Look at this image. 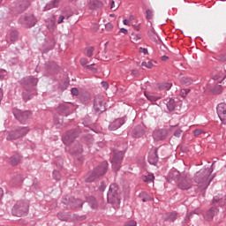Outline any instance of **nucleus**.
Wrapping results in <instances>:
<instances>
[{"label":"nucleus","instance_id":"54","mask_svg":"<svg viewBox=\"0 0 226 226\" xmlns=\"http://www.w3.org/2000/svg\"><path fill=\"white\" fill-rule=\"evenodd\" d=\"M221 61L225 62V61H226V56H224V57L221 58Z\"/></svg>","mask_w":226,"mask_h":226},{"label":"nucleus","instance_id":"38","mask_svg":"<svg viewBox=\"0 0 226 226\" xmlns=\"http://www.w3.org/2000/svg\"><path fill=\"white\" fill-rule=\"evenodd\" d=\"M147 20H151V19H153V11L151 10L147 11Z\"/></svg>","mask_w":226,"mask_h":226},{"label":"nucleus","instance_id":"25","mask_svg":"<svg viewBox=\"0 0 226 226\" xmlns=\"http://www.w3.org/2000/svg\"><path fill=\"white\" fill-rule=\"evenodd\" d=\"M11 41H15L19 38V32L11 31L9 34Z\"/></svg>","mask_w":226,"mask_h":226},{"label":"nucleus","instance_id":"24","mask_svg":"<svg viewBox=\"0 0 226 226\" xmlns=\"http://www.w3.org/2000/svg\"><path fill=\"white\" fill-rule=\"evenodd\" d=\"M73 139H75L74 135L66 134L64 138V144H70V142H73Z\"/></svg>","mask_w":226,"mask_h":226},{"label":"nucleus","instance_id":"33","mask_svg":"<svg viewBox=\"0 0 226 226\" xmlns=\"http://www.w3.org/2000/svg\"><path fill=\"white\" fill-rule=\"evenodd\" d=\"M188 93H190V89H182L180 92V94L182 98H186V96L188 95Z\"/></svg>","mask_w":226,"mask_h":226},{"label":"nucleus","instance_id":"16","mask_svg":"<svg viewBox=\"0 0 226 226\" xmlns=\"http://www.w3.org/2000/svg\"><path fill=\"white\" fill-rule=\"evenodd\" d=\"M180 82L184 86H192V84H193V79H192L188 76H184L181 78Z\"/></svg>","mask_w":226,"mask_h":226},{"label":"nucleus","instance_id":"51","mask_svg":"<svg viewBox=\"0 0 226 226\" xmlns=\"http://www.w3.org/2000/svg\"><path fill=\"white\" fill-rule=\"evenodd\" d=\"M169 59V56H162V61H167Z\"/></svg>","mask_w":226,"mask_h":226},{"label":"nucleus","instance_id":"12","mask_svg":"<svg viewBox=\"0 0 226 226\" xmlns=\"http://www.w3.org/2000/svg\"><path fill=\"white\" fill-rule=\"evenodd\" d=\"M178 188H180V190H190V188H192V181L188 179L183 180L179 183Z\"/></svg>","mask_w":226,"mask_h":226},{"label":"nucleus","instance_id":"45","mask_svg":"<svg viewBox=\"0 0 226 226\" xmlns=\"http://www.w3.org/2000/svg\"><path fill=\"white\" fill-rule=\"evenodd\" d=\"M75 202H77L78 205H73V207H80V206H82L80 200H75Z\"/></svg>","mask_w":226,"mask_h":226},{"label":"nucleus","instance_id":"18","mask_svg":"<svg viewBox=\"0 0 226 226\" xmlns=\"http://www.w3.org/2000/svg\"><path fill=\"white\" fill-rule=\"evenodd\" d=\"M10 163L11 165H19L20 163V155L19 154H15L10 158Z\"/></svg>","mask_w":226,"mask_h":226},{"label":"nucleus","instance_id":"17","mask_svg":"<svg viewBox=\"0 0 226 226\" xmlns=\"http://www.w3.org/2000/svg\"><path fill=\"white\" fill-rule=\"evenodd\" d=\"M25 20H26V26H28L29 27H33V26H34V24H36V19H34V16H33V15L26 17Z\"/></svg>","mask_w":226,"mask_h":226},{"label":"nucleus","instance_id":"29","mask_svg":"<svg viewBox=\"0 0 226 226\" xmlns=\"http://www.w3.org/2000/svg\"><path fill=\"white\" fill-rule=\"evenodd\" d=\"M93 52H94V48H88L87 49L86 56H87V57H93Z\"/></svg>","mask_w":226,"mask_h":226},{"label":"nucleus","instance_id":"53","mask_svg":"<svg viewBox=\"0 0 226 226\" xmlns=\"http://www.w3.org/2000/svg\"><path fill=\"white\" fill-rule=\"evenodd\" d=\"M143 53L147 54V50L146 49H143Z\"/></svg>","mask_w":226,"mask_h":226},{"label":"nucleus","instance_id":"23","mask_svg":"<svg viewBox=\"0 0 226 226\" xmlns=\"http://www.w3.org/2000/svg\"><path fill=\"white\" fill-rule=\"evenodd\" d=\"M58 110L60 114H64V116H68V108L66 105L62 104L58 107Z\"/></svg>","mask_w":226,"mask_h":226},{"label":"nucleus","instance_id":"43","mask_svg":"<svg viewBox=\"0 0 226 226\" xmlns=\"http://www.w3.org/2000/svg\"><path fill=\"white\" fill-rule=\"evenodd\" d=\"M110 9L114 10V11H116V10H117V6H116V4L114 1L111 2Z\"/></svg>","mask_w":226,"mask_h":226},{"label":"nucleus","instance_id":"41","mask_svg":"<svg viewBox=\"0 0 226 226\" xmlns=\"http://www.w3.org/2000/svg\"><path fill=\"white\" fill-rule=\"evenodd\" d=\"M71 93H72V94H73V96H78L79 95V89L72 88Z\"/></svg>","mask_w":226,"mask_h":226},{"label":"nucleus","instance_id":"11","mask_svg":"<svg viewBox=\"0 0 226 226\" xmlns=\"http://www.w3.org/2000/svg\"><path fill=\"white\" fill-rule=\"evenodd\" d=\"M170 87H172V83H161L158 85L159 91H162V96H165Z\"/></svg>","mask_w":226,"mask_h":226},{"label":"nucleus","instance_id":"19","mask_svg":"<svg viewBox=\"0 0 226 226\" xmlns=\"http://www.w3.org/2000/svg\"><path fill=\"white\" fill-rule=\"evenodd\" d=\"M214 217H215V208H211L210 210H208L204 216L207 222H211V220H213Z\"/></svg>","mask_w":226,"mask_h":226},{"label":"nucleus","instance_id":"15","mask_svg":"<svg viewBox=\"0 0 226 226\" xmlns=\"http://www.w3.org/2000/svg\"><path fill=\"white\" fill-rule=\"evenodd\" d=\"M225 77H226V72H225V70H223L221 72L216 73L213 79L214 80H217L219 84H222V82L225 80Z\"/></svg>","mask_w":226,"mask_h":226},{"label":"nucleus","instance_id":"56","mask_svg":"<svg viewBox=\"0 0 226 226\" xmlns=\"http://www.w3.org/2000/svg\"><path fill=\"white\" fill-rule=\"evenodd\" d=\"M24 99H25V100H27V98H26V96H24Z\"/></svg>","mask_w":226,"mask_h":226},{"label":"nucleus","instance_id":"27","mask_svg":"<svg viewBox=\"0 0 226 226\" xmlns=\"http://www.w3.org/2000/svg\"><path fill=\"white\" fill-rule=\"evenodd\" d=\"M214 202H219L221 206H223V204H225V202H223V198H222V196L220 195L214 197Z\"/></svg>","mask_w":226,"mask_h":226},{"label":"nucleus","instance_id":"6","mask_svg":"<svg viewBox=\"0 0 226 226\" xmlns=\"http://www.w3.org/2000/svg\"><path fill=\"white\" fill-rule=\"evenodd\" d=\"M217 115L223 123V124H226V104L225 103H220L217 106Z\"/></svg>","mask_w":226,"mask_h":226},{"label":"nucleus","instance_id":"37","mask_svg":"<svg viewBox=\"0 0 226 226\" xmlns=\"http://www.w3.org/2000/svg\"><path fill=\"white\" fill-rule=\"evenodd\" d=\"M105 28H106V30H108V31H112V30L114 29V25H112V23H107V24L105 25Z\"/></svg>","mask_w":226,"mask_h":226},{"label":"nucleus","instance_id":"52","mask_svg":"<svg viewBox=\"0 0 226 226\" xmlns=\"http://www.w3.org/2000/svg\"><path fill=\"white\" fill-rule=\"evenodd\" d=\"M3 100V91L0 90V102Z\"/></svg>","mask_w":226,"mask_h":226},{"label":"nucleus","instance_id":"36","mask_svg":"<svg viewBox=\"0 0 226 226\" xmlns=\"http://www.w3.org/2000/svg\"><path fill=\"white\" fill-rule=\"evenodd\" d=\"M91 207H93V209H96V207H98V203L96 202V200H94V198L92 199V202H90Z\"/></svg>","mask_w":226,"mask_h":226},{"label":"nucleus","instance_id":"32","mask_svg":"<svg viewBox=\"0 0 226 226\" xmlns=\"http://www.w3.org/2000/svg\"><path fill=\"white\" fill-rule=\"evenodd\" d=\"M74 153H82V146L80 144H77L75 147L73 148Z\"/></svg>","mask_w":226,"mask_h":226},{"label":"nucleus","instance_id":"13","mask_svg":"<svg viewBox=\"0 0 226 226\" xmlns=\"http://www.w3.org/2000/svg\"><path fill=\"white\" fill-rule=\"evenodd\" d=\"M16 132L18 135H19V139H22V137L29 133V127H26V126L18 127L16 129Z\"/></svg>","mask_w":226,"mask_h":226},{"label":"nucleus","instance_id":"46","mask_svg":"<svg viewBox=\"0 0 226 226\" xmlns=\"http://www.w3.org/2000/svg\"><path fill=\"white\" fill-rule=\"evenodd\" d=\"M64 20V16H60V17L58 18L57 23H58V24H63Z\"/></svg>","mask_w":226,"mask_h":226},{"label":"nucleus","instance_id":"34","mask_svg":"<svg viewBox=\"0 0 226 226\" xmlns=\"http://www.w3.org/2000/svg\"><path fill=\"white\" fill-rule=\"evenodd\" d=\"M87 70H90V72H93V73H96V67H94V64L87 65Z\"/></svg>","mask_w":226,"mask_h":226},{"label":"nucleus","instance_id":"55","mask_svg":"<svg viewBox=\"0 0 226 226\" xmlns=\"http://www.w3.org/2000/svg\"><path fill=\"white\" fill-rule=\"evenodd\" d=\"M3 199V196L0 194V202H1V200Z\"/></svg>","mask_w":226,"mask_h":226},{"label":"nucleus","instance_id":"26","mask_svg":"<svg viewBox=\"0 0 226 226\" xmlns=\"http://www.w3.org/2000/svg\"><path fill=\"white\" fill-rule=\"evenodd\" d=\"M26 84H29L30 86H36L38 84V79L30 78V79H27Z\"/></svg>","mask_w":226,"mask_h":226},{"label":"nucleus","instance_id":"35","mask_svg":"<svg viewBox=\"0 0 226 226\" xmlns=\"http://www.w3.org/2000/svg\"><path fill=\"white\" fill-rule=\"evenodd\" d=\"M79 63H80L81 66H84L85 68H87V63H89V62L87 60V58L83 57L79 60Z\"/></svg>","mask_w":226,"mask_h":226},{"label":"nucleus","instance_id":"44","mask_svg":"<svg viewBox=\"0 0 226 226\" xmlns=\"http://www.w3.org/2000/svg\"><path fill=\"white\" fill-rule=\"evenodd\" d=\"M176 214L172 213L170 217L169 220H170V222H174V220H176Z\"/></svg>","mask_w":226,"mask_h":226},{"label":"nucleus","instance_id":"7","mask_svg":"<svg viewBox=\"0 0 226 226\" xmlns=\"http://www.w3.org/2000/svg\"><path fill=\"white\" fill-rule=\"evenodd\" d=\"M94 109L96 112H105V105L102 97H96L94 99Z\"/></svg>","mask_w":226,"mask_h":226},{"label":"nucleus","instance_id":"3","mask_svg":"<svg viewBox=\"0 0 226 226\" xmlns=\"http://www.w3.org/2000/svg\"><path fill=\"white\" fill-rule=\"evenodd\" d=\"M108 202H109V204H113L114 207H119L120 200L117 194V187L114 185L109 186V190L108 192Z\"/></svg>","mask_w":226,"mask_h":226},{"label":"nucleus","instance_id":"8","mask_svg":"<svg viewBox=\"0 0 226 226\" xmlns=\"http://www.w3.org/2000/svg\"><path fill=\"white\" fill-rule=\"evenodd\" d=\"M123 124H124V118H118L109 124V129L114 132L121 128Z\"/></svg>","mask_w":226,"mask_h":226},{"label":"nucleus","instance_id":"50","mask_svg":"<svg viewBox=\"0 0 226 226\" xmlns=\"http://www.w3.org/2000/svg\"><path fill=\"white\" fill-rule=\"evenodd\" d=\"M147 200H153V199L151 197H148V198H144L142 200V202H146Z\"/></svg>","mask_w":226,"mask_h":226},{"label":"nucleus","instance_id":"2","mask_svg":"<svg viewBox=\"0 0 226 226\" xmlns=\"http://www.w3.org/2000/svg\"><path fill=\"white\" fill-rule=\"evenodd\" d=\"M29 211V203L27 201L19 200L15 203L11 209L13 216H24Z\"/></svg>","mask_w":226,"mask_h":226},{"label":"nucleus","instance_id":"14","mask_svg":"<svg viewBox=\"0 0 226 226\" xmlns=\"http://www.w3.org/2000/svg\"><path fill=\"white\" fill-rule=\"evenodd\" d=\"M20 139V135L17 132V129L7 133L6 140H17Z\"/></svg>","mask_w":226,"mask_h":226},{"label":"nucleus","instance_id":"48","mask_svg":"<svg viewBox=\"0 0 226 226\" xmlns=\"http://www.w3.org/2000/svg\"><path fill=\"white\" fill-rule=\"evenodd\" d=\"M119 33H123L124 34H128V30H126L125 28H121Z\"/></svg>","mask_w":226,"mask_h":226},{"label":"nucleus","instance_id":"4","mask_svg":"<svg viewBox=\"0 0 226 226\" xmlns=\"http://www.w3.org/2000/svg\"><path fill=\"white\" fill-rule=\"evenodd\" d=\"M14 117L21 123V124H26L27 123V119L31 117V112L29 111H22L20 109H14L13 110Z\"/></svg>","mask_w":226,"mask_h":226},{"label":"nucleus","instance_id":"20","mask_svg":"<svg viewBox=\"0 0 226 226\" xmlns=\"http://www.w3.org/2000/svg\"><path fill=\"white\" fill-rule=\"evenodd\" d=\"M142 39V36L139 34L132 33L131 34V41L132 43H139L140 40Z\"/></svg>","mask_w":226,"mask_h":226},{"label":"nucleus","instance_id":"31","mask_svg":"<svg viewBox=\"0 0 226 226\" xmlns=\"http://www.w3.org/2000/svg\"><path fill=\"white\" fill-rule=\"evenodd\" d=\"M53 177L56 179V181H60L61 180V175L59 174V171L54 170L53 171Z\"/></svg>","mask_w":226,"mask_h":226},{"label":"nucleus","instance_id":"47","mask_svg":"<svg viewBox=\"0 0 226 226\" xmlns=\"http://www.w3.org/2000/svg\"><path fill=\"white\" fill-rule=\"evenodd\" d=\"M102 87H104V89H109V83L103 81V82H102Z\"/></svg>","mask_w":226,"mask_h":226},{"label":"nucleus","instance_id":"1","mask_svg":"<svg viewBox=\"0 0 226 226\" xmlns=\"http://www.w3.org/2000/svg\"><path fill=\"white\" fill-rule=\"evenodd\" d=\"M211 175V171L209 170H203L196 173L194 177V181L200 186L201 190H206L207 186H209V176Z\"/></svg>","mask_w":226,"mask_h":226},{"label":"nucleus","instance_id":"10","mask_svg":"<svg viewBox=\"0 0 226 226\" xmlns=\"http://www.w3.org/2000/svg\"><path fill=\"white\" fill-rule=\"evenodd\" d=\"M107 172V163H103L102 166L98 167L94 170V177H100Z\"/></svg>","mask_w":226,"mask_h":226},{"label":"nucleus","instance_id":"42","mask_svg":"<svg viewBox=\"0 0 226 226\" xmlns=\"http://www.w3.org/2000/svg\"><path fill=\"white\" fill-rule=\"evenodd\" d=\"M125 226H137V222L130 221L125 224Z\"/></svg>","mask_w":226,"mask_h":226},{"label":"nucleus","instance_id":"39","mask_svg":"<svg viewBox=\"0 0 226 226\" xmlns=\"http://www.w3.org/2000/svg\"><path fill=\"white\" fill-rule=\"evenodd\" d=\"M202 133H204V131H202L201 129H196L194 131L195 137H199V135H202Z\"/></svg>","mask_w":226,"mask_h":226},{"label":"nucleus","instance_id":"30","mask_svg":"<svg viewBox=\"0 0 226 226\" xmlns=\"http://www.w3.org/2000/svg\"><path fill=\"white\" fill-rule=\"evenodd\" d=\"M141 66H145V68L151 69L153 68V62L152 61L142 62Z\"/></svg>","mask_w":226,"mask_h":226},{"label":"nucleus","instance_id":"28","mask_svg":"<svg viewBox=\"0 0 226 226\" xmlns=\"http://www.w3.org/2000/svg\"><path fill=\"white\" fill-rule=\"evenodd\" d=\"M167 107L169 110H174V109H176V105L174 104V100H170V102L167 103Z\"/></svg>","mask_w":226,"mask_h":226},{"label":"nucleus","instance_id":"22","mask_svg":"<svg viewBox=\"0 0 226 226\" xmlns=\"http://www.w3.org/2000/svg\"><path fill=\"white\" fill-rule=\"evenodd\" d=\"M142 180L144 183H153L154 181V175L149 174L148 176H144Z\"/></svg>","mask_w":226,"mask_h":226},{"label":"nucleus","instance_id":"49","mask_svg":"<svg viewBox=\"0 0 226 226\" xmlns=\"http://www.w3.org/2000/svg\"><path fill=\"white\" fill-rule=\"evenodd\" d=\"M123 24H124V26H130V21H129L128 19H124V20H123Z\"/></svg>","mask_w":226,"mask_h":226},{"label":"nucleus","instance_id":"21","mask_svg":"<svg viewBox=\"0 0 226 226\" xmlns=\"http://www.w3.org/2000/svg\"><path fill=\"white\" fill-rule=\"evenodd\" d=\"M145 96L149 100V102H158V100H162V96H154L147 94V92H145Z\"/></svg>","mask_w":226,"mask_h":226},{"label":"nucleus","instance_id":"5","mask_svg":"<svg viewBox=\"0 0 226 226\" xmlns=\"http://www.w3.org/2000/svg\"><path fill=\"white\" fill-rule=\"evenodd\" d=\"M124 154V153L123 151H120L118 153H116L115 155L113 156V159L111 161V165L115 172H117V170L121 169V162H123Z\"/></svg>","mask_w":226,"mask_h":226},{"label":"nucleus","instance_id":"9","mask_svg":"<svg viewBox=\"0 0 226 226\" xmlns=\"http://www.w3.org/2000/svg\"><path fill=\"white\" fill-rule=\"evenodd\" d=\"M154 140H163L167 137V130H155L153 133Z\"/></svg>","mask_w":226,"mask_h":226},{"label":"nucleus","instance_id":"40","mask_svg":"<svg viewBox=\"0 0 226 226\" xmlns=\"http://www.w3.org/2000/svg\"><path fill=\"white\" fill-rule=\"evenodd\" d=\"M61 0H54L53 2H52V8H57L58 6H59V2H60Z\"/></svg>","mask_w":226,"mask_h":226}]
</instances>
